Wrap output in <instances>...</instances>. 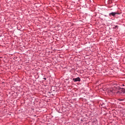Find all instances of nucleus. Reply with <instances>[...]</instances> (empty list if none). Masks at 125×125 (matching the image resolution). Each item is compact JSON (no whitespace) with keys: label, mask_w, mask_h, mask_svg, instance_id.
I'll use <instances>...</instances> for the list:
<instances>
[{"label":"nucleus","mask_w":125,"mask_h":125,"mask_svg":"<svg viewBox=\"0 0 125 125\" xmlns=\"http://www.w3.org/2000/svg\"><path fill=\"white\" fill-rule=\"evenodd\" d=\"M117 92H115V91L114 90L112 89H110L108 91V93H109L110 94H113L114 93V92H116V93L117 94H121V93H122V91H121V89H118L117 90Z\"/></svg>","instance_id":"f257e3e1"},{"label":"nucleus","mask_w":125,"mask_h":125,"mask_svg":"<svg viewBox=\"0 0 125 125\" xmlns=\"http://www.w3.org/2000/svg\"><path fill=\"white\" fill-rule=\"evenodd\" d=\"M117 14H120V13H119L118 12H112L109 13V16L115 17V16H116V15H117Z\"/></svg>","instance_id":"f03ea898"},{"label":"nucleus","mask_w":125,"mask_h":125,"mask_svg":"<svg viewBox=\"0 0 125 125\" xmlns=\"http://www.w3.org/2000/svg\"><path fill=\"white\" fill-rule=\"evenodd\" d=\"M72 81H74L75 82H81V78H80V77H77L76 78H73Z\"/></svg>","instance_id":"7ed1b4c3"},{"label":"nucleus","mask_w":125,"mask_h":125,"mask_svg":"<svg viewBox=\"0 0 125 125\" xmlns=\"http://www.w3.org/2000/svg\"><path fill=\"white\" fill-rule=\"evenodd\" d=\"M118 27H119V26L118 25H116L115 27V29H118Z\"/></svg>","instance_id":"20e7f679"},{"label":"nucleus","mask_w":125,"mask_h":125,"mask_svg":"<svg viewBox=\"0 0 125 125\" xmlns=\"http://www.w3.org/2000/svg\"><path fill=\"white\" fill-rule=\"evenodd\" d=\"M119 101H124L125 100L124 99H119Z\"/></svg>","instance_id":"39448f33"},{"label":"nucleus","mask_w":125,"mask_h":125,"mask_svg":"<svg viewBox=\"0 0 125 125\" xmlns=\"http://www.w3.org/2000/svg\"><path fill=\"white\" fill-rule=\"evenodd\" d=\"M43 79H44V80H46V78H44Z\"/></svg>","instance_id":"423d86ee"}]
</instances>
